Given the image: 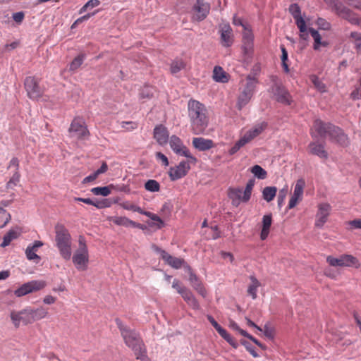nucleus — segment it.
Here are the masks:
<instances>
[{"label":"nucleus","mask_w":361,"mask_h":361,"mask_svg":"<svg viewBox=\"0 0 361 361\" xmlns=\"http://www.w3.org/2000/svg\"><path fill=\"white\" fill-rule=\"evenodd\" d=\"M188 110L192 133L195 135L203 134L209 122L205 106L197 100L190 99Z\"/></svg>","instance_id":"f257e3e1"},{"label":"nucleus","mask_w":361,"mask_h":361,"mask_svg":"<svg viewBox=\"0 0 361 361\" xmlns=\"http://www.w3.org/2000/svg\"><path fill=\"white\" fill-rule=\"evenodd\" d=\"M311 135L312 137L329 136L332 141L340 145L348 144V137L343 130L330 123H324L320 120H316L313 124Z\"/></svg>","instance_id":"f03ea898"},{"label":"nucleus","mask_w":361,"mask_h":361,"mask_svg":"<svg viewBox=\"0 0 361 361\" xmlns=\"http://www.w3.org/2000/svg\"><path fill=\"white\" fill-rule=\"evenodd\" d=\"M116 323L126 344L132 348L136 358L141 361H149L146 354V350L138 334L135 331L124 326L121 321L116 320Z\"/></svg>","instance_id":"7ed1b4c3"},{"label":"nucleus","mask_w":361,"mask_h":361,"mask_svg":"<svg viewBox=\"0 0 361 361\" xmlns=\"http://www.w3.org/2000/svg\"><path fill=\"white\" fill-rule=\"evenodd\" d=\"M56 230V246L61 256L66 260L71 257V237L68 231L61 224H57Z\"/></svg>","instance_id":"20e7f679"},{"label":"nucleus","mask_w":361,"mask_h":361,"mask_svg":"<svg viewBox=\"0 0 361 361\" xmlns=\"http://www.w3.org/2000/svg\"><path fill=\"white\" fill-rule=\"evenodd\" d=\"M72 260L78 270L85 271L87 269L90 262L89 249L85 238L82 235L78 238V245L73 252Z\"/></svg>","instance_id":"39448f33"},{"label":"nucleus","mask_w":361,"mask_h":361,"mask_svg":"<svg viewBox=\"0 0 361 361\" xmlns=\"http://www.w3.org/2000/svg\"><path fill=\"white\" fill-rule=\"evenodd\" d=\"M257 83V79L250 75H248L246 79L243 81L241 91L237 103L239 109H241L250 101L255 93Z\"/></svg>","instance_id":"423d86ee"},{"label":"nucleus","mask_w":361,"mask_h":361,"mask_svg":"<svg viewBox=\"0 0 361 361\" xmlns=\"http://www.w3.org/2000/svg\"><path fill=\"white\" fill-rule=\"evenodd\" d=\"M253 186L254 180H250L244 190L240 188L230 189L228 197L232 200V204L238 207L240 202H247L250 199Z\"/></svg>","instance_id":"0eeeda50"},{"label":"nucleus","mask_w":361,"mask_h":361,"mask_svg":"<svg viewBox=\"0 0 361 361\" xmlns=\"http://www.w3.org/2000/svg\"><path fill=\"white\" fill-rule=\"evenodd\" d=\"M326 262L330 266L335 267H353L357 269L360 267L359 260L355 257L348 254H343L338 257L329 255L326 257Z\"/></svg>","instance_id":"6e6552de"},{"label":"nucleus","mask_w":361,"mask_h":361,"mask_svg":"<svg viewBox=\"0 0 361 361\" xmlns=\"http://www.w3.org/2000/svg\"><path fill=\"white\" fill-rule=\"evenodd\" d=\"M289 11L293 16L295 24L299 29L300 38L306 40L308 38L307 27L305 20L301 16L300 8L298 4H293L290 6Z\"/></svg>","instance_id":"1a4fd4ad"},{"label":"nucleus","mask_w":361,"mask_h":361,"mask_svg":"<svg viewBox=\"0 0 361 361\" xmlns=\"http://www.w3.org/2000/svg\"><path fill=\"white\" fill-rule=\"evenodd\" d=\"M210 4L204 0H197L191 9L192 19L195 21H202L209 14Z\"/></svg>","instance_id":"9d476101"},{"label":"nucleus","mask_w":361,"mask_h":361,"mask_svg":"<svg viewBox=\"0 0 361 361\" xmlns=\"http://www.w3.org/2000/svg\"><path fill=\"white\" fill-rule=\"evenodd\" d=\"M169 144L171 149L176 154L185 157L187 159H189L191 162H197V159L191 154L178 137L172 135L170 137Z\"/></svg>","instance_id":"9b49d317"},{"label":"nucleus","mask_w":361,"mask_h":361,"mask_svg":"<svg viewBox=\"0 0 361 361\" xmlns=\"http://www.w3.org/2000/svg\"><path fill=\"white\" fill-rule=\"evenodd\" d=\"M46 285L44 281H31L23 284L20 287L17 288L14 291V294L17 297H22L27 294L42 290Z\"/></svg>","instance_id":"f8f14e48"},{"label":"nucleus","mask_w":361,"mask_h":361,"mask_svg":"<svg viewBox=\"0 0 361 361\" xmlns=\"http://www.w3.org/2000/svg\"><path fill=\"white\" fill-rule=\"evenodd\" d=\"M10 317L16 328L19 327L20 324L27 325L32 323L30 307H27L20 311H12Z\"/></svg>","instance_id":"ddd939ff"},{"label":"nucleus","mask_w":361,"mask_h":361,"mask_svg":"<svg viewBox=\"0 0 361 361\" xmlns=\"http://www.w3.org/2000/svg\"><path fill=\"white\" fill-rule=\"evenodd\" d=\"M332 209L331 205L328 202H320L317 205V212L314 226L317 228H322L328 221V218Z\"/></svg>","instance_id":"4468645a"},{"label":"nucleus","mask_w":361,"mask_h":361,"mask_svg":"<svg viewBox=\"0 0 361 361\" xmlns=\"http://www.w3.org/2000/svg\"><path fill=\"white\" fill-rule=\"evenodd\" d=\"M195 164L196 162H191L187 159L186 161H182L177 166L171 167L169 172L171 180H176L184 177L189 171L190 165Z\"/></svg>","instance_id":"2eb2a0df"},{"label":"nucleus","mask_w":361,"mask_h":361,"mask_svg":"<svg viewBox=\"0 0 361 361\" xmlns=\"http://www.w3.org/2000/svg\"><path fill=\"white\" fill-rule=\"evenodd\" d=\"M254 48V35L250 28H245L243 32L242 49L245 59L251 57Z\"/></svg>","instance_id":"dca6fc26"},{"label":"nucleus","mask_w":361,"mask_h":361,"mask_svg":"<svg viewBox=\"0 0 361 361\" xmlns=\"http://www.w3.org/2000/svg\"><path fill=\"white\" fill-rule=\"evenodd\" d=\"M25 88L30 99H37L42 94V90L39 85V82L35 77H27L25 80Z\"/></svg>","instance_id":"f3484780"},{"label":"nucleus","mask_w":361,"mask_h":361,"mask_svg":"<svg viewBox=\"0 0 361 361\" xmlns=\"http://www.w3.org/2000/svg\"><path fill=\"white\" fill-rule=\"evenodd\" d=\"M71 137L75 139H85L88 135V131L82 119L75 118L73 121L69 128Z\"/></svg>","instance_id":"a211bd4d"},{"label":"nucleus","mask_w":361,"mask_h":361,"mask_svg":"<svg viewBox=\"0 0 361 361\" xmlns=\"http://www.w3.org/2000/svg\"><path fill=\"white\" fill-rule=\"evenodd\" d=\"M305 186V182L303 179L297 180L294 187L293 193L288 202V209L294 208L302 200Z\"/></svg>","instance_id":"6ab92c4d"},{"label":"nucleus","mask_w":361,"mask_h":361,"mask_svg":"<svg viewBox=\"0 0 361 361\" xmlns=\"http://www.w3.org/2000/svg\"><path fill=\"white\" fill-rule=\"evenodd\" d=\"M336 10L337 14L340 17H341L343 19H345L351 24L357 25L361 27V18H359L358 16L348 8L341 4H336Z\"/></svg>","instance_id":"aec40b11"},{"label":"nucleus","mask_w":361,"mask_h":361,"mask_svg":"<svg viewBox=\"0 0 361 361\" xmlns=\"http://www.w3.org/2000/svg\"><path fill=\"white\" fill-rule=\"evenodd\" d=\"M267 128V123L265 122H261L255 125L250 129L247 130L243 135L240 137L245 145L251 142L256 137L259 135Z\"/></svg>","instance_id":"412c9836"},{"label":"nucleus","mask_w":361,"mask_h":361,"mask_svg":"<svg viewBox=\"0 0 361 361\" xmlns=\"http://www.w3.org/2000/svg\"><path fill=\"white\" fill-rule=\"evenodd\" d=\"M221 42L224 47H228L233 42V30L229 24L224 23L219 26Z\"/></svg>","instance_id":"4be33fe9"},{"label":"nucleus","mask_w":361,"mask_h":361,"mask_svg":"<svg viewBox=\"0 0 361 361\" xmlns=\"http://www.w3.org/2000/svg\"><path fill=\"white\" fill-rule=\"evenodd\" d=\"M169 132L163 125H159L154 130V137L160 145H166L169 141Z\"/></svg>","instance_id":"5701e85b"},{"label":"nucleus","mask_w":361,"mask_h":361,"mask_svg":"<svg viewBox=\"0 0 361 361\" xmlns=\"http://www.w3.org/2000/svg\"><path fill=\"white\" fill-rule=\"evenodd\" d=\"M109 219L118 226H123L125 227H135L141 229L144 228L143 225L137 224L125 216H111Z\"/></svg>","instance_id":"b1692460"},{"label":"nucleus","mask_w":361,"mask_h":361,"mask_svg":"<svg viewBox=\"0 0 361 361\" xmlns=\"http://www.w3.org/2000/svg\"><path fill=\"white\" fill-rule=\"evenodd\" d=\"M308 32L311 34V36L313 38V49L314 50H320L322 47H326L329 45V42L327 41L322 39V36L317 30L310 27L307 28V32Z\"/></svg>","instance_id":"393cba45"},{"label":"nucleus","mask_w":361,"mask_h":361,"mask_svg":"<svg viewBox=\"0 0 361 361\" xmlns=\"http://www.w3.org/2000/svg\"><path fill=\"white\" fill-rule=\"evenodd\" d=\"M43 245L41 241L37 240L32 245H29L25 250V255L29 260H33L38 262L40 257L37 255L38 249Z\"/></svg>","instance_id":"a878e982"},{"label":"nucleus","mask_w":361,"mask_h":361,"mask_svg":"<svg viewBox=\"0 0 361 361\" xmlns=\"http://www.w3.org/2000/svg\"><path fill=\"white\" fill-rule=\"evenodd\" d=\"M163 254V260L168 264L169 266L174 269H179L180 267H183L188 266L185 264V262L183 259L173 257L166 252H162Z\"/></svg>","instance_id":"bb28decb"},{"label":"nucleus","mask_w":361,"mask_h":361,"mask_svg":"<svg viewBox=\"0 0 361 361\" xmlns=\"http://www.w3.org/2000/svg\"><path fill=\"white\" fill-rule=\"evenodd\" d=\"M273 92L278 102L286 104H290L289 94L284 87L276 85L273 89Z\"/></svg>","instance_id":"cd10ccee"},{"label":"nucleus","mask_w":361,"mask_h":361,"mask_svg":"<svg viewBox=\"0 0 361 361\" xmlns=\"http://www.w3.org/2000/svg\"><path fill=\"white\" fill-rule=\"evenodd\" d=\"M192 145L198 150L205 151L213 147V142L211 140L203 137H195L192 140Z\"/></svg>","instance_id":"c85d7f7f"},{"label":"nucleus","mask_w":361,"mask_h":361,"mask_svg":"<svg viewBox=\"0 0 361 361\" xmlns=\"http://www.w3.org/2000/svg\"><path fill=\"white\" fill-rule=\"evenodd\" d=\"M142 214L145 215L150 219V221L147 222L149 226L156 228L157 229L164 226V221L157 214L147 211H143Z\"/></svg>","instance_id":"c756f323"},{"label":"nucleus","mask_w":361,"mask_h":361,"mask_svg":"<svg viewBox=\"0 0 361 361\" xmlns=\"http://www.w3.org/2000/svg\"><path fill=\"white\" fill-rule=\"evenodd\" d=\"M272 219L271 214L264 215L262 218V228L260 233V238L262 240L267 239L269 235Z\"/></svg>","instance_id":"7c9ffc66"},{"label":"nucleus","mask_w":361,"mask_h":361,"mask_svg":"<svg viewBox=\"0 0 361 361\" xmlns=\"http://www.w3.org/2000/svg\"><path fill=\"white\" fill-rule=\"evenodd\" d=\"M310 151L312 154L319 157L320 158H327L328 154L324 149L323 145L316 142H311L309 145Z\"/></svg>","instance_id":"2f4dec72"},{"label":"nucleus","mask_w":361,"mask_h":361,"mask_svg":"<svg viewBox=\"0 0 361 361\" xmlns=\"http://www.w3.org/2000/svg\"><path fill=\"white\" fill-rule=\"evenodd\" d=\"M228 75L220 66H215L213 71V79L218 82L225 83L228 81Z\"/></svg>","instance_id":"473e14b6"},{"label":"nucleus","mask_w":361,"mask_h":361,"mask_svg":"<svg viewBox=\"0 0 361 361\" xmlns=\"http://www.w3.org/2000/svg\"><path fill=\"white\" fill-rule=\"evenodd\" d=\"M183 300L190 305L192 308L195 310L199 309V303L194 297L193 294L188 290L185 289L181 294Z\"/></svg>","instance_id":"72a5a7b5"},{"label":"nucleus","mask_w":361,"mask_h":361,"mask_svg":"<svg viewBox=\"0 0 361 361\" xmlns=\"http://www.w3.org/2000/svg\"><path fill=\"white\" fill-rule=\"evenodd\" d=\"M30 314L32 316V322L36 320L42 319L47 317L48 311L44 307H39L38 308L34 309L30 307Z\"/></svg>","instance_id":"f704fd0d"},{"label":"nucleus","mask_w":361,"mask_h":361,"mask_svg":"<svg viewBox=\"0 0 361 361\" xmlns=\"http://www.w3.org/2000/svg\"><path fill=\"white\" fill-rule=\"evenodd\" d=\"M277 188L274 186L265 187L262 190V197L264 200L269 202L273 200L276 195Z\"/></svg>","instance_id":"c9c22d12"},{"label":"nucleus","mask_w":361,"mask_h":361,"mask_svg":"<svg viewBox=\"0 0 361 361\" xmlns=\"http://www.w3.org/2000/svg\"><path fill=\"white\" fill-rule=\"evenodd\" d=\"M185 67L186 63L182 59H176L172 61L170 71L172 74L175 75L180 72L181 70L185 69Z\"/></svg>","instance_id":"e433bc0d"},{"label":"nucleus","mask_w":361,"mask_h":361,"mask_svg":"<svg viewBox=\"0 0 361 361\" xmlns=\"http://www.w3.org/2000/svg\"><path fill=\"white\" fill-rule=\"evenodd\" d=\"M113 188V185L104 186V187H95L91 189V192L94 195H102L104 197H106L110 195L111 190V188Z\"/></svg>","instance_id":"4c0bfd02"},{"label":"nucleus","mask_w":361,"mask_h":361,"mask_svg":"<svg viewBox=\"0 0 361 361\" xmlns=\"http://www.w3.org/2000/svg\"><path fill=\"white\" fill-rule=\"evenodd\" d=\"M18 235V233L16 231H15V230L9 231L4 235L3 242L1 244V246L2 247H5L8 246L13 240L17 238Z\"/></svg>","instance_id":"58836bf2"},{"label":"nucleus","mask_w":361,"mask_h":361,"mask_svg":"<svg viewBox=\"0 0 361 361\" xmlns=\"http://www.w3.org/2000/svg\"><path fill=\"white\" fill-rule=\"evenodd\" d=\"M251 284L249 286L247 292L248 294L252 296L253 299L257 298V288L259 286V281L253 276H251Z\"/></svg>","instance_id":"ea45409f"},{"label":"nucleus","mask_w":361,"mask_h":361,"mask_svg":"<svg viewBox=\"0 0 361 361\" xmlns=\"http://www.w3.org/2000/svg\"><path fill=\"white\" fill-rule=\"evenodd\" d=\"M119 205L124 209H126L128 211L137 212L140 214H142V212L144 211L140 207L134 204L133 203H132L129 201H123V202L119 203Z\"/></svg>","instance_id":"a19ab883"},{"label":"nucleus","mask_w":361,"mask_h":361,"mask_svg":"<svg viewBox=\"0 0 361 361\" xmlns=\"http://www.w3.org/2000/svg\"><path fill=\"white\" fill-rule=\"evenodd\" d=\"M251 172L259 179H264L267 177V171L259 165H255L252 166Z\"/></svg>","instance_id":"79ce46f5"},{"label":"nucleus","mask_w":361,"mask_h":361,"mask_svg":"<svg viewBox=\"0 0 361 361\" xmlns=\"http://www.w3.org/2000/svg\"><path fill=\"white\" fill-rule=\"evenodd\" d=\"M20 175L19 171H13L12 176L10 180L8 181L6 184V188L8 189H13L16 187L18 183L20 182Z\"/></svg>","instance_id":"37998d69"},{"label":"nucleus","mask_w":361,"mask_h":361,"mask_svg":"<svg viewBox=\"0 0 361 361\" xmlns=\"http://www.w3.org/2000/svg\"><path fill=\"white\" fill-rule=\"evenodd\" d=\"M145 188L149 192H158L160 190V185L157 180L151 179L145 183Z\"/></svg>","instance_id":"c03bdc74"},{"label":"nucleus","mask_w":361,"mask_h":361,"mask_svg":"<svg viewBox=\"0 0 361 361\" xmlns=\"http://www.w3.org/2000/svg\"><path fill=\"white\" fill-rule=\"evenodd\" d=\"M315 25L317 26L318 29L325 31H329L331 28V23L322 18H318L315 20Z\"/></svg>","instance_id":"a18cd8bd"},{"label":"nucleus","mask_w":361,"mask_h":361,"mask_svg":"<svg viewBox=\"0 0 361 361\" xmlns=\"http://www.w3.org/2000/svg\"><path fill=\"white\" fill-rule=\"evenodd\" d=\"M100 4L99 0H90L88 1L79 11V14H82L88 10H91Z\"/></svg>","instance_id":"49530a36"},{"label":"nucleus","mask_w":361,"mask_h":361,"mask_svg":"<svg viewBox=\"0 0 361 361\" xmlns=\"http://www.w3.org/2000/svg\"><path fill=\"white\" fill-rule=\"evenodd\" d=\"M10 219L11 215L0 207V228L4 227Z\"/></svg>","instance_id":"de8ad7c7"},{"label":"nucleus","mask_w":361,"mask_h":361,"mask_svg":"<svg viewBox=\"0 0 361 361\" xmlns=\"http://www.w3.org/2000/svg\"><path fill=\"white\" fill-rule=\"evenodd\" d=\"M311 82L314 84L315 87L321 92H324L326 90V85L323 83L318 77L312 75L310 77Z\"/></svg>","instance_id":"09e8293b"},{"label":"nucleus","mask_w":361,"mask_h":361,"mask_svg":"<svg viewBox=\"0 0 361 361\" xmlns=\"http://www.w3.org/2000/svg\"><path fill=\"white\" fill-rule=\"evenodd\" d=\"M84 59V55H79L75 57L70 64V70L73 71L77 70L82 65Z\"/></svg>","instance_id":"8fccbe9b"},{"label":"nucleus","mask_w":361,"mask_h":361,"mask_svg":"<svg viewBox=\"0 0 361 361\" xmlns=\"http://www.w3.org/2000/svg\"><path fill=\"white\" fill-rule=\"evenodd\" d=\"M350 37L353 39L355 47L357 51L361 52V32H353L350 34Z\"/></svg>","instance_id":"3c124183"},{"label":"nucleus","mask_w":361,"mask_h":361,"mask_svg":"<svg viewBox=\"0 0 361 361\" xmlns=\"http://www.w3.org/2000/svg\"><path fill=\"white\" fill-rule=\"evenodd\" d=\"M281 61H282V66L285 72L288 73L289 71L288 66L286 63V61L288 60V52L284 47V46H281Z\"/></svg>","instance_id":"603ef678"},{"label":"nucleus","mask_w":361,"mask_h":361,"mask_svg":"<svg viewBox=\"0 0 361 361\" xmlns=\"http://www.w3.org/2000/svg\"><path fill=\"white\" fill-rule=\"evenodd\" d=\"M288 193V186H285L281 190H279V195H278V205L279 207H281L283 205L286 197Z\"/></svg>","instance_id":"864d4df0"},{"label":"nucleus","mask_w":361,"mask_h":361,"mask_svg":"<svg viewBox=\"0 0 361 361\" xmlns=\"http://www.w3.org/2000/svg\"><path fill=\"white\" fill-rule=\"evenodd\" d=\"M184 269L185 270L188 272L190 276H189V281L192 285V286L194 288V285H197V284H200V282L199 281L198 279L197 278L196 275L194 274L192 271H191V269L189 266H185L184 267Z\"/></svg>","instance_id":"5fc2aeb1"},{"label":"nucleus","mask_w":361,"mask_h":361,"mask_svg":"<svg viewBox=\"0 0 361 361\" xmlns=\"http://www.w3.org/2000/svg\"><path fill=\"white\" fill-rule=\"evenodd\" d=\"M154 92V89L149 86H145L141 90L140 94V99L149 98L152 96Z\"/></svg>","instance_id":"6e6d98bb"},{"label":"nucleus","mask_w":361,"mask_h":361,"mask_svg":"<svg viewBox=\"0 0 361 361\" xmlns=\"http://www.w3.org/2000/svg\"><path fill=\"white\" fill-rule=\"evenodd\" d=\"M264 334V336L270 339H272L274 336V330L272 327L269 326L268 324H266L264 328L262 329V331Z\"/></svg>","instance_id":"4d7b16f0"},{"label":"nucleus","mask_w":361,"mask_h":361,"mask_svg":"<svg viewBox=\"0 0 361 361\" xmlns=\"http://www.w3.org/2000/svg\"><path fill=\"white\" fill-rule=\"evenodd\" d=\"M244 145H245V143L240 138V140L237 141L235 144L230 149L229 154L233 155L235 154Z\"/></svg>","instance_id":"13d9d810"},{"label":"nucleus","mask_w":361,"mask_h":361,"mask_svg":"<svg viewBox=\"0 0 361 361\" xmlns=\"http://www.w3.org/2000/svg\"><path fill=\"white\" fill-rule=\"evenodd\" d=\"M233 23L235 25L241 26L243 28V30H245V28H250V26L247 23H244L243 20L237 16H233Z\"/></svg>","instance_id":"bf43d9fd"},{"label":"nucleus","mask_w":361,"mask_h":361,"mask_svg":"<svg viewBox=\"0 0 361 361\" xmlns=\"http://www.w3.org/2000/svg\"><path fill=\"white\" fill-rule=\"evenodd\" d=\"M8 169H13V171H18L19 169V160L17 157H13L11 161H9Z\"/></svg>","instance_id":"052dcab7"},{"label":"nucleus","mask_w":361,"mask_h":361,"mask_svg":"<svg viewBox=\"0 0 361 361\" xmlns=\"http://www.w3.org/2000/svg\"><path fill=\"white\" fill-rule=\"evenodd\" d=\"M207 319L219 334L224 330L211 315L207 316Z\"/></svg>","instance_id":"680f3d73"},{"label":"nucleus","mask_w":361,"mask_h":361,"mask_svg":"<svg viewBox=\"0 0 361 361\" xmlns=\"http://www.w3.org/2000/svg\"><path fill=\"white\" fill-rule=\"evenodd\" d=\"M172 287L176 289L179 294H181L186 289V288L183 286L180 282L177 279L173 280Z\"/></svg>","instance_id":"e2e57ef3"},{"label":"nucleus","mask_w":361,"mask_h":361,"mask_svg":"<svg viewBox=\"0 0 361 361\" xmlns=\"http://www.w3.org/2000/svg\"><path fill=\"white\" fill-rule=\"evenodd\" d=\"M94 15V13H87L79 18H78L74 23L72 25L71 27L73 28L75 27L77 25L82 23L83 21H86L90 17H92V16Z\"/></svg>","instance_id":"0e129e2a"},{"label":"nucleus","mask_w":361,"mask_h":361,"mask_svg":"<svg viewBox=\"0 0 361 361\" xmlns=\"http://www.w3.org/2000/svg\"><path fill=\"white\" fill-rule=\"evenodd\" d=\"M350 98L353 100L361 99V87H355L350 94Z\"/></svg>","instance_id":"69168bd1"},{"label":"nucleus","mask_w":361,"mask_h":361,"mask_svg":"<svg viewBox=\"0 0 361 361\" xmlns=\"http://www.w3.org/2000/svg\"><path fill=\"white\" fill-rule=\"evenodd\" d=\"M156 158L158 160H160L162 162L163 165H164L165 166H167L169 165L168 158L164 154L161 152H157L156 154Z\"/></svg>","instance_id":"338daca9"},{"label":"nucleus","mask_w":361,"mask_h":361,"mask_svg":"<svg viewBox=\"0 0 361 361\" xmlns=\"http://www.w3.org/2000/svg\"><path fill=\"white\" fill-rule=\"evenodd\" d=\"M98 176H99L98 174L96 173V171H94L93 173L85 177L82 180V183L85 184V183L92 182L95 179H97Z\"/></svg>","instance_id":"774afa93"}]
</instances>
